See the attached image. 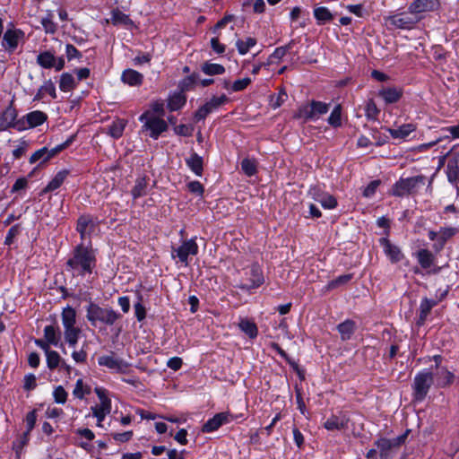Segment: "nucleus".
<instances>
[{"instance_id":"1","label":"nucleus","mask_w":459,"mask_h":459,"mask_svg":"<svg viewBox=\"0 0 459 459\" xmlns=\"http://www.w3.org/2000/svg\"><path fill=\"white\" fill-rule=\"evenodd\" d=\"M96 252L91 247V242H81L73 250L71 256L66 261V270L74 277H83L91 274L96 267Z\"/></svg>"},{"instance_id":"2","label":"nucleus","mask_w":459,"mask_h":459,"mask_svg":"<svg viewBox=\"0 0 459 459\" xmlns=\"http://www.w3.org/2000/svg\"><path fill=\"white\" fill-rule=\"evenodd\" d=\"M61 320L64 327L65 341L70 347L74 348L82 333L81 329L76 326L75 310L69 306L65 307L61 313Z\"/></svg>"},{"instance_id":"3","label":"nucleus","mask_w":459,"mask_h":459,"mask_svg":"<svg viewBox=\"0 0 459 459\" xmlns=\"http://www.w3.org/2000/svg\"><path fill=\"white\" fill-rule=\"evenodd\" d=\"M119 317L120 315L113 309L101 307L93 302L86 307V318L92 326H97L98 322L112 325Z\"/></svg>"},{"instance_id":"4","label":"nucleus","mask_w":459,"mask_h":459,"mask_svg":"<svg viewBox=\"0 0 459 459\" xmlns=\"http://www.w3.org/2000/svg\"><path fill=\"white\" fill-rule=\"evenodd\" d=\"M407 433L400 435L394 438L382 437L375 442V446L379 450L381 459H402L401 446L404 443Z\"/></svg>"},{"instance_id":"5","label":"nucleus","mask_w":459,"mask_h":459,"mask_svg":"<svg viewBox=\"0 0 459 459\" xmlns=\"http://www.w3.org/2000/svg\"><path fill=\"white\" fill-rule=\"evenodd\" d=\"M426 180V177L422 175L402 178L393 186L391 193L395 196L415 194L419 191L420 187L425 186Z\"/></svg>"},{"instance_id":"6","label":"nucleus","mask_w":459,"mask_h":459,"mask_svg":"<svg viewBox=\"0 0 459 459\" xmlns=\"http://www.w3.org/2000/svg\"><path fill=\"white\" fill-rule=\"evenodd\" d=\"M139 120L143 124V128L149 131V135L152 139H158L159 136L168 129V125L159 116H155L151 111H145L139 117Z\"/></svg>"},{"instance_id":"7","label":"nucleus","mask_w":459,"mask_h":459,"mask_svg":"<svg viewBox=\"0 0 459 459\" xmlns=\"http://www.w3.org/2000/svg\"><path fill=\"white\" fill-rule=\"evenodd\" d=\"M264 275L261 267L257 264H253L245 270L244 277L237 284V287L250 290L258 288L264 283Z\"/></svg>"},{"instance_id":"8","label":"nucleus","mask_w":459,"mask_h":459,"mask_svg":"<svg viewBox=\"0 0 459 459\" xmlns=\"http://www.w3.org/2000/svg\"><path fill=\"white\" fill-rule=\"evenodd\" d=\"M433 382V373L429 369H424L415 376L413 391L417 401H422L426 397Z\"/></svg>"},{"instance_id":"9","label":"nucleus","mask_w":459,"mask_h":459,"mask_svg":"<svg viewBox=\"0 0 459 459\" xmlns=\"http://www.w3.org/2000/svg\"><path fill=\"white\" fill-rule=\"evenodd\" d=\"M198 253V245L195 238H190L182 243L178 247L172 248L171 255L173 258L178 257L185 266L189 264L188 256L195 255Z\"/></svg>"},{"instance_id":"10","label":"nucleus","mask_w":459,"mask_h":459,"mask_svg":"<svg viewBox=\"0 0 459 459\" xmlns=\"http://www.w3.org/2000/svg\"><path fill=\"white\" fill-rule=\"evenodd\" d=\"M96 227L97 221L91 215L83 214L79 217L77 221L76 230L80 234L82 242L87 243V239H90Z\"/></svg>"},{"instance_id":"11","label":"nucleus","mask_w":459,"mask_h":459,"mask_svg":"<svg viewBox=\"0 0 459 459\" xmlns=\"http://www.w3.org/2000/svg\"><path fill=\"white\" fill-rule=\"evenodd\" d=\"M228 100L226 95L213 96L210 100L201 106L195 114V118L199 121L204 119L210 113L213 112Z\"/></svg>"},{"instance_id":"12","label":"nucleus","mask_w":459,"mask_h":459,"mask_svg":"<svg viewBox=\"0 0 459 459\" xmlns=\"http://www.w3.org/2000/svg\"><path fill=\"white\" fill-rule=\"evenodd\" d=\"M98 363L100 366L106 367L118 373H126L130 366L128 362L117 358L114 354L100 356L98 359Z\"/></svg>"},{"instance_id":"13","label":"nucleus","mask_w":459,"mask_h":459,"mask_svg":"<svg viewBox=\"0 0 459 459\" xmlns=\"http://www.w3.org/2000/svg\"><path fill=\"white\" fill-rule=\"evenodd\" d=\"M234 419L235 417L229 412L217 413L212 419L207 420V422L203 426L202 431L204 433L213 432L222 425L230 423Z\"/></svg>"},{"instance_id":"14","label":"nucleus","mask_w":459,"mask_h":459,"mask_svg":"<svg viewBox=\"0 0 459 459\" xmlns=\"http://www.w3.org/2000/svg\"><path fill=\"white\" fill-rule=\"evenodd\" d=\"M439 7V0H414L408 7L411 14L418 15L422 13L433 12Z\"/></svg>"},{"instance_id":"15","label":"nucleus","mask_w":459,"mask_h":459,"mask_svg":"<svg viewBox=\"0 0 459 459\" xmlns=\"http://www.w3.org/2000/svg\"><path fill=\"white\" fill-rule=\"evenodd\" d=\"M379 244L382 247L384 253L392 263H398L403 258V255L399 247L392 244L387 238H381Z\"/></svg>"},{"instance_id":"16","label":"nucleus","mask_w":459,"mask_h":459,"mask_svg":"<svg viewBox=\"0 0 459 459\" xmlns=\"http://www.w3.org/2000/svg\"><path fill=\"white\" fill-rule=\"evenodd\" d=\"M390 24L397 29L409 30L411 29L417 22V20L406 15V14H396L389 18Z\"/></svg>"},{"instance_id":"17","label":"nucleus","mask_w":459,"mask_h":459,"mask_svg":"<svg viewBox=\"0 0 459 459\" xmlns=\"http://www.w3.org/2000/svg\"><path fill=\"white\" fill-rule=\"evenodd\" d=\"M349 420L344 415H332L324 423V427L330 431L342 430L348 427Z\"/></svg>"},{"instance_id":"18","label":"nucleus","mask_w":459,"mask_h":459,"mask_svg":"<svg viewBox=\"0 0 459 459\" xmlns=\"http://www.w3.org/2000/svg\"><path fill=\"white\" fill-rule=\"evenodd\" d=\"M433 373L437 386L443 387L450 385L454 380V374L445 367H437Z\"/></svg>"},{"instance_id":"19","label":"nucleus","mask_w":459,"mask_h":459,"mask_svg":"<svg viewBox=\"0 0 459 459\" xmlns=\"http://www.w3.org/2000/svg\"><path fill=\"white\" fill-rule=\"evenodd\" d=\"M403 91L396 87L383 88L378 91V96L383 99L385 104H393L399 101Z\"/></svg>"},{"instance_id":"20","label":"nucleus","mask_w":459,"mask_h":459,"mask_svg":"<svg viewBox=\"0 0 459 459\" xmlns=\"http://www.w3.org/2000/svg\"><path fill=\"white\" fill-rule=\"evenodd\" d=\"M121 81L129 86H140L143 82V75L134 69H126L121 74Z\"/></svg>"},{"instance_id":"21","label":"nucleus","mask_w":459,"mask_h":459,"mask_svg":"<svg viewBox=\"0 0 459 459\" xmlns=\"http://www.w3.org/2000/svg\"><path fill=\"white\" fill-rule=\"evenodd\" d=\"M22 32L19 30H7L3 37L2 46L5 50L13 52L18 46L19 35Z\"/></svg>"},{"instance_id":"22","label":"nucleus","mask_w":459,"mask_h":459,"mask_svg":"<svg viewBox=\"0 0 459 459\" xmlns=\"http://www.w3.org/2000/svg\"><path fill=\"white\" fill-rule=\"evenodd\" d=\"M457 229L454 227L440 228V230H438L437 243L434 244V248L437 251L441 250L446 240L455 236L457 233Z\"/></svg>"},{"instance_id":"23","label":"nucleus","mask_w":459,"mask_h":459,"mask_svg":"<svg viewBox=\"0 0 459 459\" xmlns=\"http://www.w3.org/2000/svg\"><path fill=\"white\" fill-rule=\"evenodd\" d=\"M43 332L44 339L48 342L56 347H63V344H60L61 333L58 328H56L54 325H46Z\"/></svg>"},{"instance_id":"24","label":"nucleus","mask_w":459,"mask_h":459,"mask_svg":"<svg viewBox=\"0 0 459 459\" xmlns=\"http://www.w3.org/2000/svg\"><path fill=\"white\" fill-rule=\"evenodd\" d=\"M30 127H36L42 125L48 119V115L40 110H35L23 117Z\"/></svg>"},{"instance_id":"25","label":"nucleus","mask_w":459,"mask_h":459,"mask_svg":"<svg viewBox=\"0 0 459 459\" xmlns=\"http://www.w3.org/2000/svg\"><path fill=\"white\" fill-rule=\"evenodd\" d=\"M338 332L342 341H348L351 338L356 330V324L352 320H345L337 326Z\"/></svg>"},{"instance_id":"26","label":"nucleus","mask_w":459,"mask_h":459,"mask_svg":"<svg viewBox=\"0 0 459 459\" xmlns=\"http://www.w3.org/2000/svg\"><path fill=\"white\" fill-rule=\"evenodd\" d=\"M69 172L68 170H61L56 174V176L52 178V180L48 184V186L42 190V194L52 192L57 188H59L62 184L65 182L67 178Z\"/></svg>"},{"instance_id":"27","label":"nucleus","mask_w":459,"mask_h":459,"mask_svg":"<svg viewBox=\"0 0 459 459\" xmlns=\"http://www.w3.org/2000/svg\"><path fill=\"white\" fill-rule=\"evenodd\" d=\"M37 64L44 69H51L56 66V56L50 51L40 52L37 56Z\"/></svg>"},{"instance_id":"28","label":"nucleus","mask_w":459,"mask_h":459,"mask_svg":"<svg viewBox=\"0 0 459 459\" xmlns=\"http://www.w3.org/2000/svg\"><path fill=\"white\" fill-rule=\"evenodd\" d=\"M77 86L75 78L69 73H64L60 76L59 89L64 92H69Z\"/></svg>"},{"instance_id":"29","label":"nucleus","mask_w":459,"mask_h":459,"mask_svg":"<svg viewBox=\"0 0 459 459\" xmlns=\"http://www.w3.org/2000/svg\"><path fill=\"white\" fill-rule=\"evenodd\" d=\"M126 126V120L117 118L108 126V133L114 139H118L123 135Z\"/></svg>"},{"instance_id":"30","label":"nucleus","mask_w":459,"mask_h":459,"mask_svg":"<svg viewBox=\"0 0 459 459\" xmlns=\"http://www.w3.org/2000/svg\"><path fill=\"white\" fill-rule=\"evenodd\" d=\"M414 130H415L414 125L405 124L397 128H389L388 132L393 138L404 139L407 136H409V134L411 133H412Z\"/></svg>"},{"instance_id":"31","label":"nucleus","mask_w":459,"mask_h":459,"mask_svg":"<svg viewBox=\"0 0 459 459\" xmlns=\"http://www.w3.org/2000/svg\"><path fill=\"white\" fill-rule=\"evenodd\" d=\"M187 167L196 175L201 176L203 173V159L197 153H192L189 158L186 159Z\"/></svg>"},{"instance_id":"32","label":"nucleus","mask_w":459,"mask_h":459,"mask_svg":"<svg viewBox=\"0 0 459 459\" xmlns=\"http://www.w3.org/2000/svg\"><path fill=\"white\" fill-rule=\"evenodd\" d=\"M148 182L146 178L139 177L135 180V184L131 190L134 199L142 197L147 194Z\"/></svg>"},{"instance_id":"33","label":"nucleus","mask_w":459,"mask_h":459,"mask_svg":"<svg viewBox=\"0 0 459 459\" xmlns=\"http://www.w3.org/2000/svg\"><path fill=\"white\" fill-rule=\"evenodd\" d=\"M437 305L434 299L424 298L420 305V319L418 324L422 325L429 316L430 310Z\"/></svg>"},{"instance_id":"34","label":"nucleus","mask_w":459,"mask_h":459,"mask_svg":"<svg viewBox=\"0 0 459 459\" xmlns=\"http://www.w3.org/2000/svg\"><path fill=\"white\" fill-rule=\"evenodd\" d=\"M40 23L43 30L48 34H54L57 30V25L54 22V14L51 11H48L46 14L41 18Z\"/></svg>"},{"instance_id":"35","label":"nucleus","mask_w":459,"mask_h":459,"mask_svg":"<svg viewBox=\"0 0 459 459\" xmlns=\"http://www.w3.org/2000/svg\"><path fill=\"white\" fill-rule=\"evenodd\" d=\"M416 257L420 266L424 269L429 268L434 262V255L428 249L423 248L417 251Z\"/></svg>"},{"instance_id":"36","label":"nucleus","mask_w":459,"mask_h":459,"mask_svg":"<svg viewBox=\"0 0 459 459\" xmlns=\"http://www.w3.org/2000/svg\"><path fill=\"white\" fill-rule=\"evenodd\" d=\"M238 327L251 339H254L257 336L258 330L256 325L248 319H240Z\"/></svg>"},{"instance_id":"37","label":"nucleus","mask_w":459,"mask_h":459,"mask_svg":"<svg viewBox=\"0 0 459 459\" xmlns=\"http://www.w3.org/2000/svg\"><path fill=\"white\" fill-rule=\"evenodd\" d=\"M314 16L319 25L325 24L333 20V15L330 10L325 6L316 7L314 9Z\"/></svg>"},{"instance_id":"38","label":"nucleus","mask_w":459,"mask_h":459,"mask_svg":"<svg viewBox=\"0 0 459 459\" xmlns=\"http://www.w3.org/2000/svg\"><path fill=\"white\" fill-rule=\"evenodd\" d=\"M91 410L92 411V416L97 419V426L101 428L106 416L111 411V407H107L104 404L95 405L91 407Z\"/></svg>"},{"instance_id":"39","label":"nucleus","mask_w":459,"mask_h":459,"mask_svg":"<svg viewBox=\"0 0 459 459\" xmlns=\"http://www.w3.org/2000/svg\"><path fill=\"white\" fill-rule=\"evenodd\" d=\"M207 75H221L225 73V67L220 64L205 62L201 67Z\"/></svg>"},{"instance_id":"40","label":"nucleus","mask_w":459,"mask_h":459,"mask_svg":"<svg viewBox=\"0 0 459 459\" xmlns=\"http://www.w3.org/2000/svg\"><path fill=\"white\" fill-rule=\"evenodd\" d=\"M16 118L15 110L12 108H6L3 113V118L0 121V131L5 130L13 125Z\"/></svg>"},{"instance_id":"41","label":"nucleus","mask_w":459,"mask_h":459,"mask_svg":"<svg viewBox=\"0 0 459 459\" xmlns=\"http://www.w3.org/2000/svg\"><path fill=\"white\" fill-rule=\"evenodd\" d=\"M186 97L182 93H175L169 97L168 108L170 111H177L186 104Z\"/></svg>"},{"instance_id":"42","label":"nucleus","mask_w":459,"mask_h":459,"mask_svg":"<svg viewBox=\"0 0 459 459\" xmlns=\"http://www.w3.org/2000/svg\"><path fill=\"white\" fill-rule=\"evenodd\" d=\"M256 45V39L252 37H248L246 39H238L236 41V47L240 55H246L249 49Z\"/></svg>"},{"instance_id":"43","label":"nucleus","mask_w":459,"mask_h":459,"mask_svg":"<svg viewBox=\"0 0 459 459\" xmlns=\"http://www.w3.org/2000/svg\"><path fill=\"white\" fill-rule=\"evenodd\" d=\"M198 80H199V74L193 73L189 76H186L180 82L179 87L183 91H190V90L194 89V87H195V83L198 82Z\"/></svg>"},{"instance_id":"44","label":"nucleus","mask_w":459,"mask_h":459,"mask_svg":"<svg viewBox=\"0 0 459 459\" xmlns=\"http://www.w3.org/2000/svg\"><path fill=\"white\" fill-rule=\"evenodd\" d=\"M91 393V387L84 385L82 379H78L75 383V386L73 391V394L82 400L84 398L86 394H89Z\"/></svg>"},{"instance_id":"45","label":"nucleus","mask_w":459,"mask_h":459,"mask_svg":"<svg viewBox=\"0 0 459 459\" xmlns=\"http://www.w3.org/2000/svg\"><path fill=\"white\" fill-rule=\"evenodd\" d=\"M312 111L314 113V119L316 120L321 115L326 114L329 110L330 104L322 101H311Z\"/></svg>"},{"instance_id":"46","label":"nucleus","mask_w":459,"mask_h":459,"mask_svg":"<svg viewBox=\"0 0 459 459\" xmlns=\"http://www.w3.org/2000/svg\"><path fill=\"white\" fill-rule=\"evenodd\" d=\"M327 121L333 127H338L342 125V107L340 104L333 108Z\"/></svg>"},{"instance_id":"47","label":"nucleus","mask_w":459,"mask_h":459,"mask_svg":"<svg viewBox=\"0 0 459 459\" xmlns=\"http://www.w3.org/2000/svg\"><path fill=\"white\" fill-rule=\"evenodd\" d=\"M294 117L295 118H303L305 121L315 120L314 113L312 111L311 103L299 107L298 111L294 115Z\"/></svg>"},{"instance_id":"48","label":"nucleus","mask_w":459,"mask_h":459,"mask_svg":"<svg viewBox=\"0 0 459 459\" xmlns=\"http://www.w3.org/2000/svg\"><path fill=\"white\" fill-rule=\"evenodd\" d=\"M380 110L373 100H368L365 105V116L368 120H376Z\"/></svg>"},{"instance_id":"49","label":"nucleus","mask_w":459,"mask_h":459,"mask_svg":"<svg viewBox=\"0 0 459 459\" xmlns=\"http://www.w3.org/2000/svg\"><path fill=\"white\" fill-rule=\"evenodd\" d=\"M351 279H352L351 273L340 275L337 278H335L334 280L329 281L326 285V289L328 290H333L339 286L348 283Z\"/></svg>"},{"instance_id":"50","label":"nucleus","mask_w":459,"mask_h":459,"mask_svg":"<svg viewBox=\"0 0 459 459\" xmlns=\"http://www.w3.org/2000/svg\"><path fill=\"white\" fill-rule=\"evenodd\" d=\"M46 358L48 368L51 370L58 368L62 360L59 353L56 351L48 352V354H46Z\"/></svg>"},{"instance_id":"51","label":"nucleus","mask_w":459,"mask_h":459,"mask_svg":"<svg viewBox=\"0 0 459 459\" xmlns=\"http://www.w3.org/2000/svg\"><path fill=\"white\" fill-rule=\"evenodd\" d=\"M241 169L247 176H254L256 173V163L254 160L244 159L241 161Z\"/></svg>"},{"instance_id":"52","label":"nucleus","mask_w":459,"mask_h":459,"mask_svg":"<svg viewBox=\"0 0 459 459\" xmlns=\"http://www.w3.org/2000/svg\"><path fill=\"white\" fill-rule=\"evenodd\" d=\"M290 49L289 46L279 47L274 49L273 54L268 58L269 65L274 63L275 60H281Z\"/></svg>"},{"instance_id":"53","label":"nucleus","mask_w":459,"mask_h":459,"mask_svg":"<svg viewBox=\"0 0 459 459\" xmlns=\"http://www.w3.org/2000/svg\"><path fill=\"white\" fill-rule=\"evenodd\" d=\"M67 393L62 385L56 386L53 391V397L56 403L64 404L67 400Z\"/></svg>"},{"instance_id":"54","label":"nucleus","mask_w":459,"mask_h":459,"mask_svg":"<svg viewBox=\"0 0 459 459\" xmlns=\"http://www.w3.org/2000/svg\"><path fill=\"white\" fill-rule=\"evenodd\" d=\"M111 21L113 24H126L130 22L129 17L119 10H113L111 13Z\"/></svg>"},{"instance_id":"55","label":"nucleus","mask_w":459,"mask_h":459,"mask_svg":"<svg viewBox=\"0 0 459 459\" xmlns=\"http://www.w3.org/2000/svg\"><path fill=\"white\" fill-rule=\"evenodd\" d=\"M251 82H252L251 79L248 77L236 80L230 85V90H231V91H234V92L241 91L245 90L251 83Z\"/></svg>"},{"instance_id":"56","label":"nucleus","mask_w":459,"mask_h":459,"mask_svg":"<svg viewBox=\"0 0 459 459\" xmlns=\"http://www.w3.org/2000/svg\"><path fill=\"white\" fill-rule=\"evenodd\" d=\"M37 421V414L36 411L33 410L31 411H29L25 418V423H26V432L24 433L25 437L30 434V432L35 427Z\"/></svg>"},{"instance_id":"57","label":"nucleus","mask_w":459,"mask_h":459,"mask_svg":"<svg viewBox=\"0 0 459 459\" xmlns=\"http://www.w3.org/2000/svg\"><path fill=\"white\" fill-rule=\"evenodd\" d=\"M318 203L325 209H333L337 205L336 199L328 194H325L321 199H318Z\"/></svg>"},{"instance_id":"58","label":"nucleus","mask_w":459,"mask_h":459,"mask_svg":"<svg viewBox=\"0 0 459 459\" xmlns=\"http://www.w3.org/2000/svg\"><path fill=\"white\" fill-rule=\"evenodd\" d=\"M21 226L15 224L10 228L4 239V245L10 246L13 243L14 238L20 234Z\"/></svg>"},{"instance_id":"59","label":"nucleus","mask_w":459,"mask_h":459,"mask_svg":"<svg viewBox=\"0 0 459 459\" xmlns=\"http://www.w3.org/2000/svg\"><path fill=\"white\" fill-rule=\"evenodd\" d=\"M94 391L100 400L99 405L104 404L107 407H111V400L108 397L106 389L102 387H96Z\"/></svg>"},{"instance_id":"60","label":"nucleus","mask_w":459,"mask_h":459,"mask_svg":"<svg viewBox=\"0 0 459 459\" xmlns=\"http://www.w3.org/2000/svg\"><path fill=\"white\" fill-rule=\"evenodd\" d=\"M49 159V155H48V149L46 147L41 148L36 151L30 158V163H35L39 160L46 161Z\"/></svg>"},{"instance_id":"61","label":"nucleus","mask_w":459,"mask_h":459,"mask_svg":"<svg viewBox=\"0 0 459 459\" xmlns=\"http://www.w3.org/2000/svg\"><path fill=\"white\" fill-rule=\"evenodd\" d=\"M40 87L44 91L45 94L48 93L52 99H56L57 95L56 86L51 80L46 81Z\"/></svg>"},{"instance_id":"62","label":"nucleus","mask_w":459,"mask_h":459,"mask_svg":"<svg viewBox=\"0 0 459 459\" xmlns=\"http://www.w3.org/2000/svg\"><path fill=\"white\" fill-rule=\"evenodd\" d=\"M37 385L36 377L33 374H28L24 377L23 388L27 391L34 389Z\"/></svg>"},{"instance_id":"63","label":"nucleus","mask_w":459,"mask_h":459,"mask_svg":"<svg viewBox=\"0 0 459 459\" xmlns=\"http://www.w3.org/2000/svg\"><path fill=\"white\" fill-rule=\"evenodd\" d=\"M380 184L379 180L371 181L364 189L363 195L365 197H371L375 195L377 188Z\"/></svg>"},{"instance_id":"64","label":"nucleus","mask_w":459,"mask_h":459,"mask_svg":"<svg viewBox=\"0 0 459 459\" xmlns=\"http://www.w3.org/2000/svg\"><path fill=\"white\" fill-rule=\"evenodd\" d=\"M72 358L76 363H84L87 360V352L83 347L79 351L72 352Z\"/></svg>"}]
</instances>
